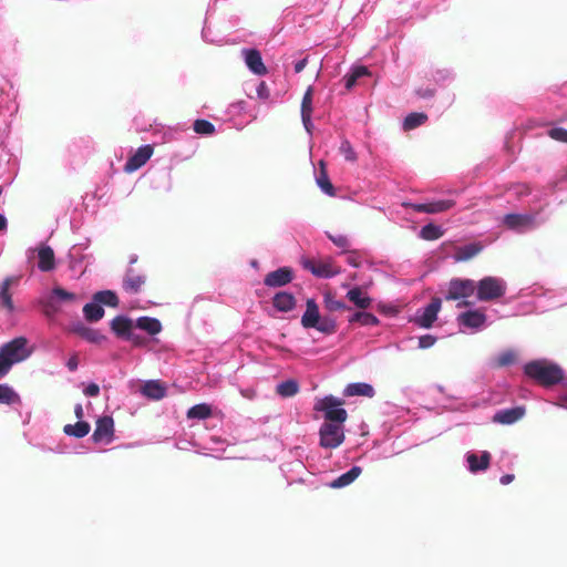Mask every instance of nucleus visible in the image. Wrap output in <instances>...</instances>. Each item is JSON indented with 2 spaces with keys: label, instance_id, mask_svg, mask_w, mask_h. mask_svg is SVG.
Returning <instances> with one entry per match:
<instances>
[{
  "label": "nucleus",
  "instance_id": "33",
  "mask_svg": "<svg viewBox=\"0 0 567 567\" xmlns=\"http://www.w3.org/2000/svg\"><path fill=\"white\" fill-rule=\"evenodd\" d=\"M370 75V71L364 65H359L352 69L350 74L344 75V85L347 90H351L359 79Z\"/></svg>",
  "mask_w": 567,
  "mask_h": 567
},
{
  "label": "nucleus",
  "instance_id": "35",
  "mask_svg": "<svg viewBox=\"0 0 567 567\" xmlns=\"http://www.w3.org/2000/svg\"><path fill=\"white\" fill-rule=\"evenodd\" d=\"M93 300L99 302L100 305H105L113 308H116L118 306V298L116 293L112 290H102L95 292L93 296Z\"/></svg>",
  "mask_w": 567,
  "mask_h": 567
},
{
  "label": "nucleus",
  "instance_id": "19",
  "mask_svg": "<svg viewBox=\"0 0 567 567\" xmlns=\"http://www.w3.org/2000/svg\"><path fill=\"white\" fill-rule=\"evenodd\" d=\"M319 307L315 299H308L306 303V311L301 317V326L305 329L313 328L318 324L320 319Z\"/></svg>",
  "mask_w": 567,
  "mask_h": 567
},
{
  "label": "nucleus",
  "instance_id": "6",
  "mask_svg": "<svg viewBox=\"0 0 567 567\" xmlns=\"http://www.w3.org/2000/svg\"><path fill=\"white\" fill-rule=\"evenodd\" d=\"M302 266L319 278H331L341 272V269L333 264L331 258L320 260L308 258L302 261Z\"/></svg>",
  "mask_w": 567,
  "mask_h": 567
},
{
  "label": "nucleus",
  "instance_id": "9",
  "mask_svg": "<svg viewBox=\"0 0 567 567\" xmlns=\"http://www.w3.org/2000/svg\"><path fill=\"white\" fill-rule=\"evenodd\" d=\"M153 155V147L151 145H144L137 148V151L127 158L124 165V172L133 173L140 169L142 166L146 164V162Z\"/></svg>",
  "mask_w": 567,
  "mask_h": 567
},
{
  "label": "nucleus",
  "instance_id": "49",
  "mask_svg": "<svg viewBox=\"0 0 567 567\" xmlns=\"http://www.w3.org/2000/svg\"><path fill=\"white\" fill-rule=\"evenodd\" d=\"M548 135L558 142L567 143V130L563 127H554L549 130Z\"/></svg>",
  "mask_w": 567,
  "mask_h": 567
},
{
  "label": "nucleus",
  "instance_id": "25",
  "mask_svg": "<svg viewBox=\"0 0 567 567\" xmlns=\"http://www.w3.org/2000/svg\"><path fill=\"white\" fill-rule=\"evenodd\" d=\"M12 284L13 278L8 277L0 285V308L6 309L9 312H12L14 309L12 297L10 293V287Z\"/></svg>",
  "mask_w": 567,
  "mask_h": 567
},
{
  "label": "nucleus",
  "instance_id": "54",
  "mask_svg": "<svg viewBox=\"0 0 567 567\" xmlns=\"http://www.w3.org/2000/svg\"><path fill=\"white\" fill-rule=\"evenodd\" d=\"M12 364L11 362L4 358L2 354H0V379L3 378L9 373L11 370Z\"/></svg>",
  "mask_w": 567,
  "mask_h": 567
},
{
  "label": "nucleus",
  "instance_id": "46",
  "mask_svg": "<svg viewBox=\"0 0 567 567\" xmlns=\"http://www.w3.org/2000/svg\"><path fill=\"white\" fill-rule=\"evenodd\" d=\"M52 297L54 299H58V300H61V301H65V302H71V301H74L76 299V296L73 292H69V291H66L65 289H63L61 287H54L52 289Z\"/></svg>",
  "mask_w": 567,
  "mask_h": 567
},
{
  "label": "nucleus",
  "instance_id": "60",
  "mask_svg": "<svg viewBox=\"0 0 567 567\" xmlns=\"http://www.w3.org/2000/svg\"><path fill=\"white\" fill-rule=\"evenodd\" d=\"M514 480H515L514 474H505L501 477L499 482L503 485H507V484L512 483Z\"/></svg>",
  "mask_w": 567,
  "mask_h": 567
},
{
  "label": "nucleus",
  "instance_id": "10",
  "mask_svg": "<svg viewBox=\"0 0 567 567\" xmlns=\"http://www.w3.org/2000/svg\"><path fill=\"white\" fill-rule=\"evenodd\" d=\"M114 435V421L111 416L105 415L96 421L95 430L92 434L94 442L105 441L110 443Z\"/></svg>",
  "mask_w": 567,
  "mask_h": 567
},
{
  "label": "nucleus",
  "instance_id": "22",
  "mask_svg": "<svg viewBox=\"0 0 567 567\" xmlns=\"http://www.w3.org/2000/svg\"><path fill=\"white\" fill-rule=\"evenodd\" d=\"M133 320L125 316H116L111 321V330L122 339H125L133 331Z\"/></svg>",
  "mask_w": 567,
  "mask_h": 567
},
{
  "label": "nucleus",
  "instance_id": "31",
  "mask_svg": "<svg viewBox=\"0 0 567 567\" xmlns=\"http://www.w3.org/2000/svg\"><path fill=\"white\" fill-rule=\"evenodd\" d=\"M104 312L105 311H104L103 307L94 300H93V302H89L83 307L84 318L89 322H96V321L101 320L104 316Z\"/></svg>",
  "mask_w": 567,
  "mask_h": 567
},
{
  "label": "nucleus",
  "instance_id": "30",
  "mask_svg": "<svg viewBox=\"0 0 567 567\" xmlns=\"http://www.w3.org/2000/svg\"><path fill=\"white\" fill-rule=\"evenodd\" d=\"M135 326L138 329L146 331L151 336H155L162 330V324L156 318L141 317L136 320Z\"/></svg>",
  "mask_w": 567,
  "mask_h": 567
},
{
  "label": "nucleus",
  "instance_id": "62",
  "mask_svg": "<svg viewBox=\"0 0 567 567\" xmlns=\"http://www.w3.org/2000/svg\"><path fill=\"white\" fill-rule=\"evenodd\" d=\"M7 228V219L3 215L0 214V230H3Z\"/></svg>",
  "mask_w": 567,
  "mask_h": 567
},
{
  "label": "nucleus",
  "instance_id": "45",
  "mask_svg": "<svg viewBox=\"0 0 567 567\" xmlns=\"http://www.w3.org/2000/svg\"><path fill=\"white\" fill-rule=\"evenodd\" d=\"M527 218L518 214H507L504 217V224L509 228H517L526 223Z\"/></svg>",
  "mask_w": 567,
  "mask_h": 567
},
{
  "label": "nucleus",
  "instance_id": "53",
  "mask_svg": "<svg viewBox=\"0 0 567 567\" xmlns=\"http://www.w3.org/2000/svg\"><path fill=\"white\" fill-rule=\"evenodd\" d=\"M347 256V262L351 265L354 268H358L361 266V257L357 251H348Z\"/></svg>",
  "mask_w": 567,
  "mask_h": 567
},
{
  "label": "nucleus",
  "instance_id": "1",
  "mask_svg": "<svg viewBox=\"0 0 567 567\" xmlns=\"http://www.w3.org/2000/svg\"><path fill=\"white\" fill-rule=\"evenodd\" d=\"M524 372L528 378L544 386L557 384L564 378L563 370L557 364L546 360H535L526 363Z\"/></svg>",
  "mask_w": 567,
  "mask_h": 567
},
{
  "label": "nucleus",
  "instance_id": "42",
  "mask_svg": "<svg viewBox=\"0 0 567 567\" xmlns=\"http://www.w3.org/2000/svg\"><path fill=\"white\" fill-rule=\"evenodd\" d=\"M323 305L327 310L332 312L349 309V307L343 301L336 299L334 295L331 292L324 293Z\"/></svg>",
  "mask_w": 567,
  "mask_h": 567
},
{
  "label": "nucleus",
  "instance_id": "11",
  "mask_svg": "<svg viewBox=\"0 0 567 567\" xmlns=\"http://www.w3.org/2000/svg\"><path fill=\"white\" fill-rule=\"evenodd\" d=\"M241 54L245 59L246 65L252 73L257 75L267 74L268 70L262 62L260 52L257 49H244Z\"/></svg>",
  "mask_w": 567,
  "mask_h": 567
},
{
  "label": "nucleus",
  "instance_id": "56",
  "mask_svg": "<svg viewBox=\"0 0 567 567\" xmlns=\"http://www.w3.org/2000/svg\"><path fill=\"white\" fill-rule=\"evenodd\" d=\"M125 340L131 341L134 346H143L145 343V338L134 333L133 331L125 338Z\"/></svg>",
  "mask_w": 567,
  "mask_h": 567
},
{
  "label": "nucleus",
  "instance_id": "7",
  "mask_svg": "<svg viewBox=\"0 0 567 567\" xmlns=\"http://www.w3.org/2000/svg\"><path fill=\"white\" fill-rule=\"evenodd\" d=\"M344 441L343 425L323 423L320 427V445L324 449H336Z\"/></svg>",
  "mask_w": 567,
  "mask_h": 567
},
{
  "label": "nucleus",
  "instance_id": "13",
  "mask_svg": "<svg viewBox=\"0 0 567 567\" xmlns=\"http://www.w3.org/2000/svg\"><path fill=\"white\" fill-rule=\"evenodd\" d=\"M292 279H293L292 270L288 267H281L275 271L267 274L264 279V284L267 287L277 288V287L286 286L287 284L291 282Z\"/></svg>",
  "mask_w": 567,
  "mask_h": 567
},
{
  "label": "nucleus",
  "instance_id": "21",
  "mask_svg": "<svg viewBox=\"0 0 567 567\" xmlns=\"http://www.w3.org/2000/svg\"><path fill=\"white\" fill-rule=\"evenodd\" d=\"M38 267L41 271H51L55 267L54 251L50 246L42 245L38 249Z\"/></svg>",
  "mask_w": 567,
  "mask_h": 567
},
{
  "label": "nucleus",
  "instance_id": "16",
  "mask_svg": "<svg viewBox=\"0 0 567 567\" xmlns=\"http://www.w3.org/2000/svg\"><path fill=\"white\" fill-rule=\"evenodd\" d=\"M524 414H525V408L515 406L512 409L497 411L493 416V421L495 423L509 425V424H513V423L517 422L518 420H520L524 416Z\"/></svg>",
  "mask_w": 567,
  "mask_h": 567
},
{
  "label": "nucleus",
  "instance_id": "36",
  "mask_svg": "<svg viewBox=\"0 0 567 567\" xmlns=\"http://www.w3.org/2000/svg\"><path fill=\"white\" fill-rule=\"evenodd\" d=\"M427 120V115L425 113H410L403 122L404 131H411L420 125L424 124Z\"/></svg>",
  "mask_w": 567,
  "mask_h": 567
},
{
  "label": "nucleus",
  "instance_id": "20",
  "mask_svg": "<svg viewBox=\"0 0 567 567\" xmlns=\"http://www.w3.org/2000/svg\"><path fill=\"white\" fill-rule=\"evenodd\" d=\"M312 93L313 90L311 86H309L303 94L302 101H301V118L302 123L305 125V128L307 132H311L312 128V122H311V114H312Z\"/></svg>",
  "mask_w": 567,
  "mask_h": 567
},
{
  "label": "nucleus",
  "instance_id": "34",
  "mask_svg": "<svg viewBox=\"0 0 567 567\" xmlns=\"http://www.w3.org/2000/svg\"><path fill=\"white\" fill-rule=\"evenodd\" d=\"M317 184L322 189V192H324L329 196L336 195L334 187L329 179L324 163L322 161L320 162V173L319 176L317 177Z\"/></svg>",
  "mask_w": 567,
  "mask_h": 567
},
{
  "label": "nucleus",
  "instance_id": "61",
  "mask_svg": "<svg viewBox=\"0 0 567 567\" xmlns=\"http://www.w3.org/2000/svg\"><path fill=\"white\" fill-rule=\"evenodd\" d=\"M74 414H75V416H76L79 420H81V419L83 417L84 412H83V408H82V405H81V404H76V405L74 406Z\"/></svg>",
  "mask_w": 567,
  "mask_h": 567
},
{
  "label": "nucleus",
  "instance_id": "41",
  "mask_svg": "<svg viewBox=\"0 0 567 567\" xmlns=\"http://www.w3.org/2000/svg\"><path fill=\"white\" fill-rule=\"evenodd\" d=\"M20 402V396L8 384H0V403L14 404Z\"/></svg>",
  "mask_w": 567,
  "mask_h": 567
},
{
  "label": "nucleus",
  "instance_id": "27",
  "mask_svg": "<svg viewBox=\"0 0 567 567\" xmlns=\"http://www.w3.org/2000/svg\"><path fill=\"white\" fill-rule=\"evenodd\" d=\"M361 472H362V468L360 466H353L348 472L343 473L342 475H340L339 477L333 480L330 483V487L341 488V487L348 486L359 477Z\"/></svg>",
  "mask_w": 567,
  "mask_h": 567
},
{
  "label": "nucleus",
  "instance_id": "57",
  "mask_svg": "<svg viewBox=\"0 0 567 567\" xmlns=\"http://www.w3.org/2000/svg\"><path fill=\"white\" fill-rule=\"evenodd\" d=\"M83 392L86 396H97L100 394V386L96 383H90Z\"/></svg>",
  "mask_w": 567,
  "mask_h": 567
},
{
  "label": "nucleus",
  "instance_id": "38",
  "mask_svg": "<svg viewBox=\"0 0 567 567\" xmlns=\"http://www.w3.org/2000/svg\"><path fill=\"white\" fill-rule=\"evenodd\" d=\"M299 384L295 380H287L277 385L276 392L282 398H290L298 393Z\"/></svg>",
  "mask_w": 567,
  "mask_h": 567
},
{
  "label": "nucleus",
  "instance_id": "40",
  "mask_svg": "<svg viewBox=\"0 0 567 567\" xmlns=\"http://www.w3.org/2000/svg\"><path fill=\"white\" fill-rule=\"evenodd\" d=\"M349 322H359L361 326H377L379 319L370 312L358 311L349 318Z\"/></svg>",
  "mask_w": 567,
  "mask_h": 567
},
{
  "label": "nucleus",
  "instance_id": "14",
  "mask_svg": "<svg viewBox=\"0 0 567 567\" xmlns=\"http://www.w3.org/2000/svg\"><path fill=\"white\" fill-rule=\"evenodd\" d=\"M485 321L486 315L481 310H468L457 316L458 324L471 329H480Z\"/></svg>",
  "mask_w": 567,
  "mask_h": 567
},
{
  "label": "nucleus",
  "instance_id": "29",
  "mask_svg": "<svg viewBox=\"0 0 567 567\" xmlns=\"http://www.w3.org/2000/svg\"><path fill=\"white\" fill-rule=\"evenodd\" d=\"M347 298L360 309H368L372 303V299L364 295L359 287L350 289L347 292Z\"/></svg>",
  "mask_w": 567,
  "mask_h": 567
},
{
  "label": "nucleus",
  "instance_id": "23",
  "mask_svg": "<svg viewBox=\"0 0 567 567\" xmlns=\"http://www.w3.org/2000/svg\"><path fill=\"white\" fill-rule=\"evenodd\" d=\"M466 461L468 463L470 471L473 473L485 471L488 468L491 463V454L487 451H484L481 456H477L475 453H470L466 456Z\"/></svg>",
  "mask_w": 567,
  "mask_h": 567
},
{
  "label": "nucleus",
  "instance_id": "59",
  "mask_svg": "<svg viewBox=\"0 0 567 567\" xmlns=\"http://www.w3.org/2000/svg\"><path fill=\"white\" fill-rule=\"evenodd\" d=\"M307 63H308V59H307V58H305V59H302V60L298 61V62L295 64V72H296V73H300L301 71H303V69L306 68Z\"/></svg>",
  "mask_w": 567,
  "mask_h": 567
},
{
  "label": "nucleus",
  "instance_id": "37",
  "mask_svg": "<svg viewBox=\"0 0 567 567\" xmlns=\"http://www.w3.org/2000/svg\"><path fill=\"white\" fill-rule=\"evenodd\" d=\"M443 229L435 224H427L421 228L420 237L424 240H436L443 236Z\"/></svg>",
  "mask_w": 567,
  "mask_h": 567
},
{
  "label": "nucleus",
  "instance_id": "39",
  "mask_svg": "<svg viewBox=\"0 0 567 567\" xmlns=\"http://www.w3.org/2000/svg\"><path fill=\"white\" fill-rule=\"evenodd\" d=\"M212 415V408L206 403H200L192 406L187 411L188 419L205 420Z\"/></svg>",
  "mask_w": 567,
  "mask_h": 567
},
{
  "label": "nucleus",
  "instance_id": "5",
  "mask_svg": "<svg viewBox=\"0 0 567 567\" xmlns=\"http://www.w3.org/2000/svg\"><path fill=\"white\" fill-rule=\"evenodd\" d=\"M27 344L28 340L24 337L14 338L0 348V354L7 358L13 365L25 360L30 355Z\"/></svg>",
  "mask_w": 567,
  "mask_h": 567
},
{
  "label": "nucleus",
  "instance_id": "18",
  "mask_svg": "<svg viewBox=\"0 0 567 567\" xmlns=\"http://www.w3.org/2000/svg\"><path fill=\"white\" fill-rule=\"evenodd\" d=\"M483 248L484 247L481 243H472L470 245L456 247L453 259L455 262L468 261L481 254Z\"/></svg>",
  "mask_w": 567,
  "mask_h": 567
},
{
  "label": "nucleus",
  "instance_id": "48",
  "mask_svg": "<svg viewBox=\"0 0 567 567\" xmlns=\"http://www.w3.org/2000/svg\"><path fill=\"white\" fill-rule=\"evenodd\" d=\"M328 238L339 248H342L343 250L347 251L350 243H349V239L347 238V236L344 235H341V234H338V235H331V234H328Z\"/></svg>",
  "mask_w": 567,
  "mask_h": 567
},
{
  "label": "nucleus",
  "instance_id": "24",
  "mask_svg": "<svg viewBox=\"0 0 567 567\" xmlns=\"http://www.w3.org/2000/svg\"><path fill=\"white\" fill-rule=\"evenodd\" d=\"M272 305L278 311L288 312L296 307V298L289 292L280 291L274 296Z\"/></svg>",
  "mask_w": 567,
  "mask_h": 567
},
{
  "label": "nucleus",
  "instance_id": "43",
  "mask_svg": "<svg viewBox=\"0 0 567 567\" xmlns=\"http://www.w3.org/2000/svg\"><path fill=\"white\" fill-rule=\"evenodd\" d=\"M324 334H332L337 331L336 320L330 317L320 318L318 324L313 327Z\"/></svg>",
  "mask_w": 567,
  "mask_h": 567
},
{
  "label": "nucleus",
  "instance_id": "55",
  "mask_svg": "<svg viewBox=\"0 0 567 567\" xmlns=\"http://www.w3.org/2000/svg\"><path fill=\"white\" fill-rule=\"evenodd\" d=\"M256 91H257L258 97H260L262 100H267L270 95L269 89L265 82H260L259 85L257 86Z\"/></svg>",
  "mask_w": 567,
  "mask_h": 567
},
{
  "label": "nucleus",
  "instance_id": "28",
  "mask_svg": "<svg viewBox=\"0 0 567 567\" xmlns=\"http://www.w3.org/2000/svg\"><path fill=\"white\" fill-rule=\"evenodd\" d=\"M343 394L346 396L361 395L372 398L374 395V389L368 383H350L346 386Z\"/></svg>",
  "mask_w": 567,
  "mask_h": 567
},
{
  "label": "nucleus",
  "instance_id": "12",
  "mask_svg": "<svg viewBox=\"0 0 567 567\" xmlns=\"http://www.w3.org/2000/svg\"><path fill=\"white\" fill-rule=\"evenodd\" d=\"M409 206L417 213L439 214L453 208L455 202L453 199H441L425 204H410Z\"/></svg>",
  "mask_w": 567,
  "mask_h": 567
},
{
  "label": "nucleus",
  "instance_id": "32",
  "mask_svg": "<svg viewBox=\"0 0 567 567\" xmlns=\"http://www.w3.org/2000/svg\"><path fill=\"white\" fill-rule=\"evenodd\" d=\"M91 426L85 421H79L75 424H66L63 427V432L69 436L78 439L84 437L89 434Z\"/></svg>",
  "mask_w": 567,
  "mask_h": 567
},
{
  "label": "nucleus",
  "instance_id": "50",
  "mask_svg": "<svg viewBox=\"0 0 567 567\" xmlns=\"http://www.w3.org/2000/svg\"><path fill=\"white\" fill-rule=\"evenodd\" d=\"M515 353L512 351H506L498 355L497 358V364L499 367H506L512 364L515 361Z\"/></svg>",
  "mask_w": 567,
  "mask_h": 567
},
{
  "label": "nucleus",
  "instance_id": "2",
  "mask_svg": "<svg viewBox=\"0 0 567 567\" xmlns=\"http://www.w3.org/2000/svg\"><path fill=\"white\" fill-rule=\"evenodd\" d=\"M476 289V282L472 279L453 278L447 286L445 295L446 300H462L457 303V308L470 307L473 303L466 298L473 296Z\"/></svg>",
  "mask_w": 567,
  "mask_h": 567
},
{
  "label": "nucleus",
  "instance_id": "51",
  "mask_svg": "<svg viewBox=\"0 0 567 567\" xmlns=\"http://www.w3.org/2000/svg\"><path fill=\"white\" fill-rule=\"evenodd\" d=\"M436 342V338L432 334H424L419 338V348L420 349H429L433 347Z\"/></svg>",
  "mask_w": 567,
  "mask_h": 567
},
{
  "label": "nucleus",
  "instance_id": "15",
  "mask_svg": "<svg viewBox=\"0 0 567 567\" xmlns=\"http://www.w3.org/2000/svg\"><path fill=\"white\" fill-rule=\"evenodd\" d=\"M70 331L91 343L97 344L105 340V337L101 334L97 330L86 327L82 322L73 323L70 328Z\"/></svg>",
  "mask_w": 567,
  "mask_h": 567
},
{
  "label": "nucleus",
  "instance_id": "47",
  "mask_svg": "<svg viewBox=\"0 0 567 567\" xmlns=\"http://www.w3.org/2000/svg\"><path fill=\"white\" fill-rule=\"evenodd\" d=\"M340 152L347 161H349V162L357 161V154L349 141H347V140L342 141V143L340 145Z\"/></svg>",
  "mask_w": 567,
  "mask_h": 567
},
{
  "label": "nucleus",
  "instance_id": "58",
  "mask_svg": "<svg viewBox=\"0 0 567 567\" xmlns=\"http://www.w3.org/2000/svg\"><path fill=\"white\" fill-rule=\"evenodd\" d=\"M79 365V355L78 353H74L71 355V358L66 362V367L70 371H75Z\"/></svg>",
  "mask_w": 567,
  "mask_h": 567
},
{
  "label": "nucleus",
  "instance_id": "44",
  "mask_svg": "<svg viewBox=\"0 0 567 567\" xmlns=\"http://www.w3.org/2000/svg\"><path fill=\"white\" fill-rule=\"evenodd\" d=\"M194 131L202 135H212L215 132V126L207 120H196L193 125Z\"/></svg>",
  "mask_w": 567,
  "mask_h": 567
},
{
  "label": "nucleus",
  "instance_id": "8",
  "mask_svg": "<svg viewBox=\"0 0 567 567\" xmlns=\"http://www.w3.org/2000/svg\"><path fill=\"white\" fill-rule=\"evenodd\" d=\"M441 306L442 301L440 298H432L431 302L423 309L422 313L415 316L414 322L421 328H431L437 319Z\"/></svg>",
  "mask_w": 567,
  "mask_h": 567
},
{
  "label": "nucleus",
  "instance_id": "26",
  "mask_svg": "<svg viewBox=\"0 0 567 567\" xmlns=\"http://www.w3.org/2000/svg\"><path fill=\"white\" fill-rule=\"evenodd\" d=\"M142 393L153 400H161L166 394V388L157 380L147 381L143 388Z\"/></svg>",
  "mask_w": 567,
  "mask_h": 567
},
{
  "label": "nucleus",
  "instance_id": "17",
  "mask_svg": "<svg viewBox=\"0 0 567 567\" xmlns=\"http://www.w3.org/2000/svg\"><path fill=\"white\" fill-rule=\"evenodd\" d=\"M146 282V277L136 274L133 269H128L123 279V288L126 292L138 293Z\"/></svg>",
  "mask_w": 567,
  "mask_h": 567
},
{
  "label": "nucleus",
  "instance_id": "52",
  "mask_svg": "<svg viewBox=\"0 0 567 567\" xmlns=\"http://www.w3.org/2000/svg\"><path fill=\"white\" fill-rule=\"evenodd\" d=\"M58 310H59V308L56 307V305L54 302V298L52 296L49 300L43 302V312L45 316L52 317L53 315H55L58 312Z\"/></svg>",
  "mask_w": 567,
  "mask_h": 567
},
{
  "label": "nucleus",
  "instance_id": "4",
  "mask_svg": "<svg viewBox=\"0 0 567 567\" xmlns=\"http://www.w3.org/2000/svg\"><path fill=\"white\" fill-rule=\"evenodd\" d=\"M476 297L480 301H492L506 293V284L503 279L487 276L476 282Z\"/></svg>",
  "mask_w": 567,
  "mask_h": 567
},
{
  "label": "nucleus",
  "instance_id": "3",
  "mask_svg": "<svg viewBox=\"0 0 567 567\" xmlns=\"http://www.w3.org/2000/svg\"><path fill=\"white\" fill-rule=\"evenodd\" d=\"M343 404V400L333 395H327L316 403L315 410L324 412L327 423L342 425L348 417L347 411L341 408Z\"/></svg>",
  "mask_w": 567,
  "mask_h": 567
}]
</instances>
